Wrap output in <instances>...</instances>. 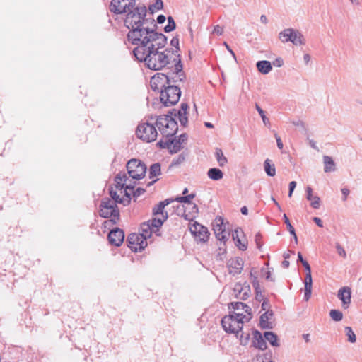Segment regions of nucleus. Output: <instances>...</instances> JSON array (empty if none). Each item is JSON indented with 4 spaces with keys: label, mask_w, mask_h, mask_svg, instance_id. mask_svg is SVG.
I'll use <instances>...</instances> for the list:
<instances>
[{
    "label": "nucleus",
    "mask_w": 362,
    "mask_h": 362,
    "mask_svg": "<svg viewBox=\"0 0 362 362\" xmlns=\"http://www.w3.org/2000/svg\"><path fill=\"white\" fill-rule=\"evenodd\" d=\"M157 25L153 23V28L148 26H136L127 34V40L129 43L135 45L132 52L135 57L143 56L145 51L156 44L158 47H165L168 37L161 33H158Z\"/></svg>",
    "instance_id": "f257e3e1"
},
{
    "label": "nucleus",
    "mask_w": 362,
    "mask_h": 362,
    "mask_svg": "<svg viewBox=\"0 0 362 362\" xmlns=\"http://www.w3.org/2000/svg\"><path fill=\"white\" fill-rule=\"evenodd\" d=\"M109 194L111 198L105 197L102 199L99 205V215L104 218H109L103 223V226L107 227L108 225H115L119 220V210L117 204H121L124 206H128L131 202V194L125 192L124 196L117 194L116 189L112 186L108 189Z\"/></svg>",
    "instance_id": "f03ea898"
},
{
    "label": "nucleus",
    "mask_w": 362,
    "mask_h": 362,
    "mask_svg": "<svg viewBox=\"0 0 362 362\" xmlns=\"http://www.w3.org/2000/svg\"><path fill=\"white\" fill-rule=\"evenodd\" d=\"M163 47H158L154 44L145 51L143 56L135 57L139 62H144L147 68L151 70H161L169 64V59L164 53L159 51Z\"/></svg>",
    "instance_id": "7ed1b4c3"
},
{
    "label": "nucleus",
    "mask_w": 362,
    "mask_h": 362,
    "mask_svg": "<svg viewBox=\"0 0 362 362\" xmlns=\"http://www.w3.org/2000/svg\"><path fill=\"white\" fill-rule=\"evenodd\" d=\"M178 110H170L167 114L157 117L156 125L163 136L173 137L178 131V124L175 117H178Z\"/></svg>",
    "instance_id": "20e7f679"
},
{
    "label": "nucleus",
    "mask_w": 362,
    "mask_h": 362,
    "mask_svg": "<svg viewBox=\"0 0 362 362\" xmlns=\"http://www.w3.org/2000/svg\"><path fill=\"white\" fill-rule=\"evenodd\" d=\"M146 13L147 8L144 4L136 6L134 8L124 13V26L129 30L136 26L145 25L147 22Z\"/></svg>",
    "instance_id": "39448f33"
},
{
    "label": "nucleus",
    "mask_w": 362,
    "mask_h": 362,
    "mask_svg": "<svg viewBox=\"0 0 362 362\" xmlns=\"http://www.w3.org/2000/svg\"><path fill=\"white\" fill-rule=\"evenodd\" d=\"M181 90L176 84H169L160 92V102L165 107L176 105L181 96Z\"/></svg>",
    "instance_id": "423d86ee"
},
{
    "label": "nucleus",
    "mask_w": 362,
    "mask_h": 362,
    "mask_svg": "<svg viewBox=\"0 0 362 362\" xmlns=\"http://www.w3.org/2000/svg\"><path fill=\"white\" fill-rule=\"evenodd\" d=\"M127 174L134 180H141L145 177L147 167L141 160L132 158L126 165Z\"/></svg>",
    "instance_id": "0eeeda50"
},
{
    "label": "nucleus",
    "mask_w": 362,
    "mask_h": 362,
    "mask_svg": "<svg viewBox=\"0 0 362 362\" xmlns=\"http://www.w3.org/2000/svg\"><path fill=\"white\" fill-rule=\"evenodd\" d=\"M136 136L146 142L154 141L158 136L156 127L148 121L139 124L136 130Z\"/></svg>",
    "instance_id": "6e6552de"
},
{
    "label": "nucleus",
    "mask_w": 362,
    "mask_h": 362,
    "mask_svg": "<svg viewBox=\"0 0 362 362\" xmlns=\"http://www.w3.org/2000/svg\"><path fill=\"white\" fill-rule=\"evenodd\" d=\"M279 38L283 43L291 42L294 45L305 44L303 35L298 30L293 28H286L280 32Z\"/></svg>",
    "instance_id": "1a4fd4ad"
},
{
    "label": "nucleus",
    "mask_w": 362,
    "mask_h": 362,
    "mask_svg": "<svg viewBox=\"0 0 362 362\" xmlns=\"http://www.w3.org/2000/svg\"><path fill=\"white\" fill-rule=\"evenodd\" d=\"M136 6V0H112L109 9L115 14H123Z\"/></svg>",
    "instance_id": "9d476101"
},
{
    "label": "nucleus",
    "mask_w": 362,
    "mask_h": 362,
    "mask_svg": "<svg viewBox=\"0 0 362 362\" xmlns=\"http://www.w3.org/2000/svg\"><path fill=\"white\" fill-rule=\"evenodd\" d=\"M221 323L227 333L235 334L236 336L243 327V320H234L231 316H224Z\"/></svg>",
    "instance_id": "9b49d317"
},
{
    "label": "nucleus",
    "mask_w": 362,
    "mask_h": 362,
    "mask_svg": "<svg viewBox=\"0 0 362 362\" xmlns=\"http://www.w3.org/2000/svg\"><path fill=\"white\" fill-rule=\"evenodd\" d=\"M127 246L134 252H140L147 246V242L144 236L139 233H130L127 238Z\"/></svg>",
    "instance_id": "f8f14e48"
},
{
    "label": "nucleus",
    "mask_w": 362,
    "mask_h": 362,
    "mask_svg": "<svg viewBox=\"0 0 362 362\" xmlns=\"http://www.w3.org/2000/svg\"><path fill=\"white\" fill-rule=\"evenodd\" d=\"M170 83L171 81L168 74L157 73L151 78L150 85L153 91L160 92V90L166 88Z\"/></svg>",
    "instance_id": "ddd939ff"
},
{
    "label": "nucleus",
    "mask_w": 362,
    "mask_h": 362,
    "mask_svg": "<svg viewBox=\"0 0 362 362\" xmlns=\"http://www.w3.org/2000/svg\"><path fill=\"white\" fill-rule=\"evenodd\" d=\"M189 228L197 241L202 243L208 241L210 233L206 227L195 221L189 226Z\"/></svg>",
    "instance_id": "4468645a"
},
{
    "label": "nucleus",
    "mask_w": 362,
    "mask_h": 362,
    "mask_svg": "<svg viewBox=\"0 0 362 362\" xmlns=\"http://www.w3.org/2000/svg\"><path fill=\"white\" fill-rule=\"evenodd\" d=\"M215 221V224L213 225V230L216 238L221 242L225 243L228 240L230 233L226 231L223 219L218 217L216 218Z\"/></svg>",
    "instance_id": "2eb2a0df"
},
{
    "label": "nucleus",
    "mask_w": 362,
    "mask_h": 362,
    "mask_svg": "<svg viewBox=\"0 0 362 362\" xmlns=\"http://www.w3.org/2000/svg\"><path fill=\"white\" fill-rule=\"evenodd\" d=\"M107 239L110 244L119 247L124 240V232L119 228H115L109 232Z\"/></svg>",
    "instance_id": "dca6fc26"
},
{
    "label": "nucleus",
    "mask_w": 362,
    "mask_h": 362,
    "mask_svg": "<svg viewBox=\"0 0 362 362\" xmlns=\"http://www.w3.org/2000/svg\"><path fill=\"white\" fill-rule=\"evenodd\" d=\"M244 262L241 257L230 259L227 262L229 274L235 276L241 273L243 269Z\"/></svg>",
    "instance_id": "f3484780"
},
{
    "label": "nucleus",
    "mask_w": 362,
    "mask_h": 362,
    "mask_svg": "<svg viewBox=\"0 0 362 362\" xmlns=\"http://www.w3.org/2000/svg\"><path fill=\"white\" fill-rule=\"evenodd\" d=\"M337 297L342 302V308L347 309L351 303V290L348 286L341 288L338 291Z\"/></svg>",
    "instance_id": "a211bd4d"
},
{
    "label": "nucleus",
    "mask_w": 362,
    "mask_h": 362,
    "mask_svg": "<svg viewBox=\"0 0 362 362\" xmlns=\"http://www.w3.org/2000/svg\"><path fill=\"white\" fill-rule=\"evenodd\" d=\"M240 233H243L242 229L240 228H236L232 233V238L239 250L245 251L247 248V240L244 235L243 238H240L239 236Z\"/></svg>",
    "instance_id": "6ab92c4d"
},
{
    "label": "nucleus",
    "mask_w": 362,
    "mask_h": 362,
    "mask_svg": "<svg viewBox=\"0 0 362 362\" xmlns=\"http://www.w3.org/2000/svg\"><path fill=\"white\" fill-rule=\"evenodd\" d=\"M252 346L259 350L264 351L267 348V342L263 339L262 333L257 330L252 329Z\"/></svg>",
    "instance_id": "aec40b11"
},
{
    "label": "nucleus",
    "mask_w": 362,
    "mask_h": 362,
    "mask_svg": "<svg viewBox=\"0 0 362 362\" xmlns=\"http://www.w3.org/2000/svg\"><path fill=\"white\" fill-rule=\"evenodd\" d=\"M170 140H173V145L171 148L172 150L170 151V153H177L182 149V144L185 143L187 140V134L186 133H183L177 137H170Z\"/></svg>",
    "instance_id": "412c9836"
},
{
    "label": "nucleus",
    "mask_w": 362,
    "mask_h": 362,
    "mask_svg": "<svg viewBox=\"0 0 362 362\" xmlns=\"http://www.w3.org/2000/svg\"><path fill=\"white\" fill-rule=\"evenodd\" d=\"M189 107L187 103H182L180 105V108L178 110V119L182 126L186 127L188 123V110Z\"/></svg>",
    "instance_id": "4be33fe9"
},
{
    "label": "nucleus",
    "mask_w": 362,
    "mask_h": 362,
    "mask_svg": "<svg viewBox=\"0 0 362 362\" xmlns=\"http://www.w3.org/2000/svg\"><path fill=\"white\" fill-rule=\"evenodd\" d=\"M306 199L310 201V206L315 209H317L320 206V199L318 196L313 195V189L308 186L306 187Z\"/></svg>",
    "instance_id": "5701e85b"
},
{
    "label": "nucleus",
    "mask_w": 362,
    "mask_h": 362,
    "mask_svg": "<svg viewBox=\"0 0 362 362\" xmlns=\"http://www.w3.org/2000/svg\"><path fill=\"white\" fill-rule=\"evenodd\" d=\"M274 315V312L272 310H267L262 315H261L259 317V327L262 329H272V327L271 323L268 322L269 317Z\"/></svg>",
    "instance_id": "b1692460"
},
{
    "label": "nucleus",
    "mask_w": 362,
    "mask_h": 362,
    "mask_svg": "<svg viewBox=\"0 0 362 362\" xmlns=\"http://www.w3.org/2000/svg\"><path fill=\"white\" fill-rule=\"evenodd\" d=\"M167 218H168V213L165 212V216H163V219L153 218H152L151 220L149 221H150V226L153 228V230H154V233H156V235H158V236L160 235V233L159 232V228H160L163 226V222Z\"/></svg>",
    "instance_id": "393cba45"
},
{
    "label": "nucleus",
    "mask_w": 362,
    "mask_h": 362,
    "mask_svg": "<svg viewBox=\"0 0 362 362\" xmlns=\"http://www.w3.org/2000/svg\"><path fill=\"white\" fill-rule=\"evenodd\" d=\"M256 66L257 70L262 74H267L272 69L271 62L267 60L257 62Z\"/></svg>",
    "instance_id": "a878e982"
},
{
    "label": "nucleus",
    "mask_w": 362,
    "mask_h": 362,
    "mask_svg": "<svg viewBox=\"0 0 362 362\" xmlns=\"http://www.w3.org/2000/svg\"><path fill=\"white\" fill-rule=\"evenodd\" d=\"M264 336L265 340L268 341V342L272 346L278 347L280 346L278 336L274 332H270V331L265 332L264 333Z\"/></svg>",
    "instance_id": "bb28decb"
},
{
    "label": "nucleus",
    "mask_w": 362,
    "mask_h": 362,
    "mask_svg": "<svg viewBox=\"0 0 362 362\" xmlns=\"http://www.w3.org/2000/svg\"><path fill=\"white\" fill-rule=\"evenodd\" d=\"M207 176L212 180L218 181L223 177V173L217 168H211L207 171Z\"/></svg>",
    "instance_id": "cd10ccee"
},
{
    "label": "nucleus",
    "mask_w": 362,
    "mask_h": 362,
    "mask_svg": "<svg viewBox=\"0 0 362 362\" xmlns=\"http://www.w3.org/2000/svg\"><path fill=\"white\" fill-rule=\"evenodd\" d=\"M173 202V199H166L164 201L160 202L153 209V214L154 215L157 214H162L163 216H164V208L167 205L170 204L171 202Z\"/></svg>",
    "instance_id": "c85d7f7f"
},
{
    "label": "nucleus",
    "mask_w": 362,
    "mask_h": 362,
    "mask_svg": "<svg viewBox=\"0 0 362 362\" xmlns=\"http://www.w3.org/2000/svg\"><path fill=\"white\" fill-rule=\"evenodd\" d=\"M191 206L189 209V213H186L185 211L182 214V217L187 220V221H192L194 218H195L196 215L199 214V207L198 206L192 203V204H189Z\"/></svg>",
    "instance_id": "c756f323"
},
{
    "label": "nucleus",
    "mask_w": 362,
    "mask_h": 362,
    "mask_svg": "<svg viewBox=\"0 0 362 362\" xmlns=\"http://www.w3.org/2000/svg\"><path fill=\"white\" fill-rule=\"evenodd\" d=\"M177 59L175 58L173 59V62H175V64H174L175 68H174L173 73L175 74L176 75H178V77L182 76L183 78H185V74L182 71L183 67H182L181 59H180V55L179 54H177Z\"/></svg>",
    "instance_id": "7c9ffc66"
},
{
    "label": "nucleus",
    "mask_w": 362,
    "mask_h": 362,
    "mask_svg": "<svg viewBox=\"0 0 362 362\" xmlns=\"http://www.w3.org/2000/svg\"><path fill=\"white\" fill-rule=\"evenodd\" d=\"M323 163H324V170L325 173L333 172L335 170V163L333 159L328 156H323Z\"/></svg>",
    "instance_id": "2f4dec72"
},
{
    "label": "nucleus",
    "mask_w": 362,
    "mask_h": 362,
    "mask_svg": "<svg viewBox=\"0 0 362 362\" xmlns=\"http://www.w3.org/2000/svg\"><path fill=\"white\" fill-rule=\"evenodd\" d=\"M140 229L141 233L139 234L140 235L144 236L146 240L148 238H150L151 236L152 233L154 232V230L150 226V221L143 223L141 225Z\"/></svg>",
    "instance_id": "473e14b6"
},
{
    "label": "nucleus",
    "mask_w": 362,
    "mask_h": 362,
    "mask_svg": "<svg viewBox=\"0 0 362 362\" xmlns=\"http://www.w3.org/2000/svg\"><path fill=\"white\" fill-rule=\"evenodd\" d=\"M264 169L267 175L269 177H274L276 175L275 166L269 158H267L264 162Z\"/></svg>",
    "instance_id": "72a5a7b5"
},
{
    "label": "nucleus",
    "mask_w": 362,
    "mask_h": 362,
    "mask_svg": "<svg viewBox=\"0 0 362 362\" xmlns=\"http://www.w3.org/2000/svg\"><path fill=\"white\" fill-rule=\"evenodd\" d=\"M215 156L220 167L225 166L228 163V159L221 148H216Z\"/></svg>",
    "instance_id": "f704fd0d"
},
{
    "label": "nucleus",
    "mask_w": 362,
    "mask_h": 362,
    "mask_svg": "<svg viewBox=\"0 0 362 362\" xmlns=\"http://www.w3.org/2000/svg\"><path fill=\"white\" fill-rule=\"evenodd\" d=\"M161 173V167L159 163H155L150 166L149 168V178L152 179L154 177L160 175Z\"/></svg>",
    "instance_id": "c9c22d12"
},
{
    "label": "nucleus",
    "mask_w": 362,
    "mask_h": 362,
    "mask_svg": "<svg viewBox=\"0 0 362 362\" xmlns=\"http://www.w3.org/2000/svg\"><path fill=\"white\" fill-rule=\"evenodd\" d=\"M196 197L195 193H192L190 194L186 195V196H182V197H177L175 199V201L180 202V203H185L188 204H192V199H194Z\"/></svg>",
    "instance_id": "e433bc0d"
},
{
    "label": "nucleus",
    "mask_w": 362,
    "mask_h": 362,
    "mask_svg": "<svg viewBox=\"0 0 362 362\" xmlns=\"http://www.w3.org/2000/svg\"><path fill=\"white\" fill-rule=\"evenodd\" d=\"M168 25L164 27V32L165 33H170L175 30L176 28V23L173 19V18L171 16H168Z\"/></svg>",
    "instance_id": "4c0bfd02"
},
{
    "label": "nucleus",
    "mask_w": 362,
    "mask_h": 362,
    "mask_svg": "<svg viewBox=\"0 0 362 362\" xmlns=\"http://www.w3.org/2000/svg\"><path fill=\"white\" fill-rule=\"evenodd\" d=\"M329 316L335 322H339L343 319L342 312L336 309H332L330 310Z\"/></svg>",
    "instance_id": "58836bf2"
},
{
    "label": "nucleus",
    "mask_w": 362,
    "mask_h": 362,
    "mask_svg": "<svg viewBox=\"0 0 362 362\" xmlns=\"http://www.w3.org/2000/svg\"><path fill=\"white\" fill-rule=\"evenodd\" d=\"M346 335L348 337V341L350 343H355L356 341V337L351 327H345Z\"/></svg>",
    "instance_id": "ea45409f"
},
{
    "label": "nucleus",
    "mask_w": 362,
    "mask_h": 362,
    "mask_svg": "<svg viewBox=\"0 0 362 362\" xmlns=\"http://www.w3.org/2000/svg\"><path fill=\"white\" fill-rule=\"evenodd\" d=\"M156 145L161 149L168 148L170 152L172 150L173 140H170V138L168 139L165 141L160 140Z\"/></svg>",
    "instance_id": "a19ab883"
},
{
    "label": "nucleus",
    "mask_w": 362,
    "mask_h": 362,
    "mask_svg": "<svg viewBox=\"0 0 362 362\" xmlns=\"http://www.w3.org/2000/svg\"><path fill=\"white\" fill-rule=\"evenodd\" d=\"M163 8V2L162 0H156L155 3L150 5L148 10L151 13H153L155 10H161Z\"/></svg>",
    "instance_id": "79ce46f5"
},
{
    "label": "nucleus",
    "mask_w": 362,
    "mask_h": 362,
    "mask_svg": "<svg viewBox=\"0 0 362 362\" xmlns=\"http://www.w3.org/2000/svg\"><path fill=\"white\" fill-rule=\"evenodd\" d=\"M255 108L257 111L259 112L264 125H270L269 119L266 117L264 111L257 104L255 105Z\"/></svg>",
    "instance_id": "37998d69"
},
{
    "label": "nucleus",
    "mask_w": 362,
    "mask_h": 362,
    "mask_svg": "<svg viewBox=\"0 0 362 362\" xmlns=\"http://www.w3.org/2000/svg\"><path fill=\"white\" fill-rule=\"evenodd\" d=\"M129 177L127 174L124 172H119V173H117L115 178H114V181L115 182H126L129 180Z\"/></svg>",
    "instance_id": "c03bdc74"
},
{
    "label": "nucleus",
    "mask_w": 362,
    "mask_h": 362,
    "mask_svg": "<svg viewBox=\"0 0 362 362\" xmlns=\"http://www.w3.org/2000/svg\"><path fill=\"white\" fill-rule=\"evenodd\" d=\"M312 285L313 283L310 282H305V293H304V298L306 301H308L312 293Z\"/></svg>",
    "instance_id": "a18cd8bd"
},
{
    "label": "nucleus",
    "mask_w": 362,
    "mask_h": 362,
    "mask_svg": "<svg viewBox=\"0 0 362 362\" xmlns=\"http://www.w3.org/2000/svg\"><path fill=\"white\" fill-rule=\"evenodd\" d=\"M185 160V156L183 153L180 154L177 157L173 158L172 160V163L170 164V166H177L182 163H183Z\"/></svg>",
    "instance_id": "49530a36"
},
{
    "label": "nucleus",
    "mask_w": 362,
    "mask_h": 362,
    "mask_svg": "<svg viewBox=\"0 0 362 362\" xmlns=\"http://www.w3.org/2000/svg\"><path fill=\"white\" fill-rule=\"evenodd\" d=\"M250 277L252 279V284L254 288V290L257 291V290L261 289L260 285H259V281L258 280L257 276L255 275H253L252 272H250Z\"/></svg>",
    "instance_id": "de8ad7c7"
},
{
    "label": "nucleus",
    "mask_w": 362,
    "mask_h": 362,
    "mask_svg": "<svg viewBox=\"0 0 362 362\" xmlns=\"http://www.w3.org/2000/svg\"><path fill=\"white\" fill-rule=\"evenodd\" d=\"M250 339V335L249 333L243 332L240 337V344L246 346L248 344Z\"/></svg>",
    "instance_id": "09e8293b"
},
{
    "label": "nucleus",
    "mask_w": 362,
    "mask_h": 362,
    "mask_svg": "<svg viewBox=\"0 0 362 362\" xmlns=\"http://www.w3.org/2000/svg\"><path fill=\"white\" fill-rule=\"evenodd\" d=\"M233 293L237 298H239V296L241 294L243 291V285L240 283H237L235 284L234 288L233 289Z\"/></svg>",
    "instance_id": "8fccbe9b"
},
{
    "label": "nucleus",
    "mask_w": 362,
    "mask_h": 362,
    "mask_svg": "<svg viewBox=\"0 0 362 362\" xmlns=\"http://www.w3.org/2000/svg\"><path fill=\"white\" fill-rule=\"evenodd\" d=\"M284 221L285 224L287 226V229L289 231L290 234H294L295 229L293 227V226L291 225V223L286 214H284Z\"/></svg>",
    "instance_id": "3c124183"
},
{
    "label": "nucleus",
    "mask_w": 362,
    "mask_h": 362,
    "mask_svg": "<svg viewBox=\"0 0 362 362\" xmlns=\"http://www.w3.org/2000/svg\"><path fill=\"white\" fill-rule=\"evenodd\" d=\"M170 45L172 47H174L175 48V52H179L180 49V45H179V38H178V36H175L173 37L171 40H170Z\"/></svg>",
    "instance_id": "603ef678"
},
{
    "label": "nucleus",
    "mask_w": 362,
    "mask_h": 362,
    "mask_svg": "<svg viewBox=\"0 0 362 362\" xmlns=\"http://www.w3.org/2000/svg\"><path fill=\"white\" fill-rule=\"evenodd\" d=\"M169 59V62L170 61L171 55H175L177 57L178 52H175V49L173 48H166L164 51L162 52Z\"/></svg>",
    "instance_id": "864d4df0"
},
{
    "label": "nucleus",
    "mask_w": 362,
    "mask_h": 362,
    "mask_svg": "<svg viewBox=\"0 0 362 362\" xmlns=\"http://www.w3.org/2000/svg\"><path fill=\"white\" fill-rule=\"evenodd\" d=\"M228 316H231L232 319L234 320H244V318H246V315H243V313H237L234 311L230 312Z\"/></svg>",
    "instance_id": "5fc2aeb1"
},
{
    "label": "nucleus",
    "mask_w": 362,
    "mask_h": 362,
    "mask_svg": "<svg viewBox=\"0 0 362 362\" xmlns=\"http://www.w3.org/2000/svg\"><path fill=\"white\" fill-rule=\"evenodd\" d=\"M244 303L242 302H232L229 305V308H232L234 310H239L244 308Z\"/></svg>",
    "instance_id": "6e6d98bb"
},
{
    "label": "nucleus",
    "mask_w": 362,
    "mask_h": 362,
    "mask_svg": "<svg viewBox=\"0 0 362 362\" xmlns=\"http://www.w3.org/2000/svg\"><path fill=\"white\" fill-rule=\"evenodd\" d=\"M244 308L243 310H245V312L247 314V316L246 315L245 320L247 322L250 321L252 318V309L250 306H248L247 304L244 303Z\"/></svg>",
    "instance_id": "4d7b16f0"
},
{
    "label": "nucleus",
    "mask_w": 362,
    "mask_h": 362,
    "mask_svg": "<svg viewBox=\"0 0 362 362\" xmlns=\"http://www.w3.org/2000/svg\"><path fill=\"white\" fill-rule=\"evenodd\" d=\"M336 249H337V253L343 257H346V251L344 249V247L339 244V243H337L336 244Z\"/></svg>",
    "instance_id": "13d9d810"
},
{
    "label": "nucleus",
    "mask_w": 362,
    "mask_h": 362,
    "mask_svg": "<svg viewBox=\"0 0 362 362\" xmlns=\"http://www.w3.org/2000/svg\"><path fill=\"white\" fill-rule=\"evenodd\" d=\"M125 184L126 182H115V187L116 189H118L119 191H120V194H123L122 196L124 195V192H125Z\"/></svg>",
    "instance_id": "bf43d9fd"
},
{
    "label": "nucleus",
    "mask_w": 362,
    "mask_h": 362,
    "mask_svg": "<svg viewBox=\"0 0 362 362\" xmlns=\"http://www.w3.org/2000/svg\"><path fill=\"white\" fill-rule=\"evenodd\" d=\"M255 299L257 301L261 302L265 299L262 289L255 291Z\"/></svg>",
    "instance_id": "052dcab7"
},
{
    "label": "nucleus",
    "mask_w": 362,
    "mask_h": 362,
    "mask_svg": "<svg viewBox=\"0 0 362 362\" xmlns=\"http://www.w3.org/2000/svg\"><path fill=\"white\" fill-rule=\"evenodd\" d=\"M262 238V235L260 233H257L256 235H255V241L256 243V245H257V247L260 250L262 246V244L261 243V240Z\"/></svg>",
    "instance_id": "680f3d73"
},
{
    "label": "nucleus",
    "mask_w": 362,
    "mask_h": 362,
    "mask_svg": "<svg viewBox=\"0 0 362 362\" xmlns=\"http://www.w3.org/2000/svg\"><path fill=\"white\" fill-rule=\"evenodd\" d=\"M146 192V189L141 187H138L133 192V197L136 199L141 194Z\"/></svg>",
    "instance_id": "e2e57ef3"
},
{
    "label": "nucleus",
    "mask_w": 362,
    "mask_h": 362,
    "mask_svg": "<svg viewBox=\"0 0 362 362\" xmlns=\"http://www.w3.org/2000/svg\"><path fill=\"white\" fill-rule=\"evenodd\" d=\"M136 182L135 181H131L129 180V182L127 183L126 182V184H125V192H127V189H129V190H133L135 187V185H136Z\"/></svg>",
    "instance_id": "0e129e2a"
},
{
    "label": "nucleus",
    "mask_w": 362,
    "mask_h": 362,
    "mask_svg": "<svg viewBox=\"0 0 362 362\" xmlns=\"http://www.w3.org/2000/svg\"><path fill=\"white\" fill-rule=\"evenodd\" d=\"M262 301H263V302H262V309L263 310H266V311H267V310H270V307H271V305H270V303H269V300H268L267 298H265V299H264V300H262Z\"/></svg>",
    "instance_id": "69168bd1"
},
{
    "label": "nucleus",
    "mask_w": 362,
    "mask_h": 362,
    "mask_svg": "<svg viewBox=\"0 0 362 362\" xmlns=\"http://www.w3.org/2000/svg\"><path fill=\"white\" fill-rule=\"evenodd\" d=\"M296 187V182L295 181H291L290 183H289V189H288V197H292V194H293V192L295 189Z\"/></svg>",
    "instance_id": "338daca9"
},
{
    "label": "nucleus",
    "mask_w": 362,
    "mask_h": 362,
    "mask_svg": "<svg viewBox=\"0 0 362 362\" xmlns=\"http://www.w3.org/2000/svg\"><path fill=\"white\" fill-rule=\"evenodd\" d=\"M223 33V28L217 25H216L214 28V30H213V33L214 34H216L217 35H221Z\"/></svg>",
    "instance_id": "774afa93"
}]
</instances>
